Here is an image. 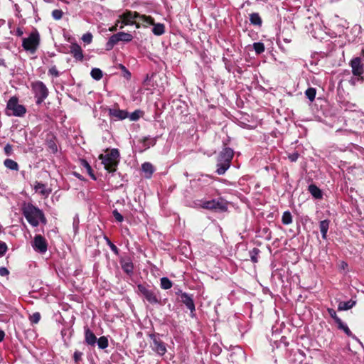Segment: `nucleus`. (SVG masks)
I'll return each instance as SVG.
<instances>
[{"instance_id":"nucleus-3","label":"nucleus","mask_w":364,"mask_h":364,"mask_svg":"<svg viewBox=\"0 0 364 364\" xmlns=\"http://www.w3.org/2000/svg\"><path fill=\"white\" fill-rule=\"evenodd\" d=\"M234 151L231 148L225 147L219 154L217 161L216 173L223 175L230 168Z\"/></svg>"},{"instance_id":"nucleus-54","label":"nucleus","mask_w":364,"mask_h":364,"mask_svg":"<svg viewBox=\"0 0 364 364\" xmlns=\"http://www.w3.org/2000/svg\"><path fill=\"white\" fill-rule=\"evenodd\" d=\"M298 353H299V356L300 357V359H301L300 362H302L303 358H304V356H305V355H304V353H302V352H301V351H299Z\"/></svg>"},{"instance_id":"nucleus-33","label":"nucleus","mask_w":364,"mask_h":364,"mask_svg":"<svg viewBox=\"0 0 364 364\" xmlns=\"http://www.w3.org/2000/svg\"><path fill=\"white\" fill-rule=\"evenodd\" d=\"M252 46L257 54L262 53L265 49L264 43L261 42L254 43Z\"/></svg>"},{"instance_id":"nucleus-51","label":"nucleus","mask_w":364,"mask_h":364,"mask_svg":"<svg viewBox=\"0 0 364 364\" xmlns=\"http://www.w3.org/2000/svg\"><path fill=\"white\" fill-rule=\"evenodd\" d=\"M9 274V270L6 267H0V275L2 277L7 276Z\"/></svg>"},{"instance_id":"nucleus-30","label":"nucleus","mask_w":364,"mask_h":364,"mask_svg":"<svg viewBox=\"0 0 364 364\" xmlns=\"http://www.w3.org/2000/svg\"><path fill=\"white\" fill-rule=\"evenodd\" d=\"M282 222L284 225H289L292 223V216L289 211H285L283 213Z\"/></svg>"},{"instance_id":"nucleus-31","label":"nucleus","mask_w":364,"mask_h":364,"mask_svg":"<svg viewBox=\"0 0 364 364\" xmlns=\"http://www.w3.org/2000/svg\"><path fill=\"white\" fill-rule=\"evenodd\" d=\"M90 75L96 80H100L103 76L102 71L100 68H92Z\"/></svg>"},{"instance_id":"nucleus-36","label":"nucleus","mask_w":364,"mask_h":364,"mask_svg":"<svg viewBox=\"0 0 364 364\" xmlns=\"http://www.w3.org/2000/svg\"><path fill=\"white\" fill-rule=\"evenodd\" d=\"M63 12L60 9H55L52 11V16L55 20H60L62 18Z\"/></svg>"},{"instance_id":"nucleus-57","label":"nucleus","mask_w":364,"mask_h":364,"mask_svg":"<svg viewBox=\"0 0 364 364\" xmlns=\"http://www.w3.org/2000/svg\"><path fill=\"white\" fill-rule=\"evenodd\" d=\"M117 29V26H114L109 28L110 31H115Z\"/></svg>"},{"instance_id":"nucleus-19","label":"nucleus","mask_w":364,"mask_h":364,"mask_svg":"<svg viewBox=\"0 0 364 364\" xmlns=\"http://www.w3.org/2000/svg\"><path fill=\"white\" fill-rule=\"evenodd\" d=\"M121 265L123 271L128 274H132L134 270L133 263L129 260L121 261Z\"/></svg>"},{"instance_id":"nucleus-49","label":"nucleus","mask_w":364,"mask_h":364,"mask_svg":"<svg viewBox=\"0 0 364 364\" xmlns=\"http://www.w3.org/2000/svg\"><path fill=\"white\" fill-rule=\"evenodd\" d=\"M48 147L49 149L53 152H56L58 151V148H57V145L55 144V143L53 141H50L48 143Z\"/></svg>"},{"instance_id":"nucleus-55","label":"nucleus","mask_w":364,"mask_h":364,"mask_svg":"<svg viewBox=\"0 0 364 364\" xmlns=\"http://www.w3.org/2000/svg\"><path fill=\"white\" fill-rule=\"evenodd\" d=\"M121 25H122V19L120 18L117 21L114 26H117V27H119Z\"/></svg>"},{"instance_id":"nucleus-10","label":"nucleus","mask_w":364,"mask_h":364,"mask_svg":"<svg viewBox=\"0 0 364 364\" xmlns=\"http://www.w3.org/2000/svg\"><path fill=\"white\" fill-rule=\"evenodd\" d=\"M137 292L138 294L142 295L146 299V301L151 304L160 303V299H159L155 291L148 289L143 284L137 285Z\"/></svg>"},{"instance_id":"nucleus-46","label":"nucleus","mask_w":364,"mask_h":364,"mask_svg":"<svg viewBox=\"0 0 364 364\" xmlns=\"http://www.w3.org/2000/svg\"><path fill=\"white\" fill-rule=\"evenodd\" d=\"M107 245L109 246L110 249L112 252H114L115 254H118V248L115 245H114L107 237H105Z\"/></svg>"},{"instance_id":"nucleus-16","label":"nucleus","mask_w":364,"mask_h":364,"mask_svg":"<svg viewBox=\"0 0 364 364\" xmlns=\"http://www.w3.org/2000/svg\"><path fill=\"white\" fill-rule=\"evenodd\" d=\"M70 53L76 60H82L83 59L82 50L77 44H73L70 46Z\"/></svg>"},{"instance_id":"nucleus-26","label":"nucleus","mask_w":364,"mask_h":364,"mask_svg":"<svg viewBox=\"0 0 364 364\" xmlns=\"http://www.w3.org/2000/svg\"><path fill=\"white\" fill-rule=\"evenodd\" d=\"M34 188L36 191H38L43 196H48L50 193V191L48 190L46 186L41 183L37 182Z\"/></svg>"},{"instance_id":"nucleus-1","label":"nucleus","mask_w":364,"mask_h":364,"mask_svg":"<svg viewBox=\"0 0 364 364\" xmlns=\"http://www.w3.org/2000/svg\"><path fill=\"white\" fill-rule=\"evenodd\" d=\"M122 19V25L119 28L122 29L126 25L135 24L136 28H139L141 25L147 26V24L153 23V18L150 16L141 15L136 11H126L119 16Z\"/></svg>"},{"instance_id":"nucleus-13","label":"nucleus","mask_w":364,"mask_h":364,"mask_svg":"<svg viewBox=\"0 0 364 364\" xmlns=\"http://www.w3.org/2000/svg\"><path fill=\"white\" fill-rule=\"evenodd\" d=\"M352 73L355 76H360L364 73V63L360 57H356L351 60L350 63Z\"/></svg>"},{"instance_id":"nucleus-5","label":"nucleus","mask_w":364,"mask_h":364,"mask_svg":"<svg viewBox=\"0 0 364 364\" xmlns=\"http://www.w3.org/2000/svg\"><path fill=\"white\" fill-rule=\"evenodd\" d=\"M26 112V107L18 103V99L16 97H11L9 100L6 109V114L8 116L22 117L25 115Z\"/></svg>"},{"instance_id":"nucleus-6","label":"nucleus","mask_w":364,"mask_h":364,"mask_svg":"<svg viewBox=\"0 0 364 364\" xmlns=\"http://www.w3.org/2000/svg\"><path fill=\"white\" fill-rule=\"evenodd\" d=\"M32 90L36 98V104H41L48 95V90L41 81H36L31 84Z\"/></svg>"},{"instance_id":"nucleus-28","label":"nucleus","mask_w":364,"mask_h":364,"mask_svg":"<svg viewBox=\"0 0 364 364\" xmlns=\"http://www.w3.org/2000/svg\"><path fill=\"white\" fill-rule=\"evenodd\" d=\"M160 286L163 289H169L172 287V282L168 277H162L160 279Z\"/></svg>"},{"instance_id":"nucleus-25","label":"nucleus","mask_w":364,"mask_h":364,"mask_svg":"<svg viewBox=\"0 0 364 364\" xmlns=\"http://www.w3.org/2000/svg\"><path fill=\"white\" fill-rule=\"evenodd\" d=\"M154 28L152 29V32L156 36H161L165 32L164 25L162 23H156L154 24V21H153Z\"/></svg>"},{"instance_id":"nucleus-17","label":"nucleus","mask_w":364,"mask_h":364,"mask_svg":"<svg viewBox=\"0 0 364 364\" xmlns=\"http://www.w3.org/2000/svg\"><path fill=\"white\" fill-rule=\"evenodd\" d=\"M85 342L87 344L94 346L97 343V337L89 328L85 331Z\"/></svg>"},{"instance_id":"nucleus-9","label":"nucleus","mask_w":364,"mask_h":364,"mask_svg":"<svg viewBox=\"0 0 364 364\" xmlns=\"http://www.w3.org/2000/svg\"><path fill=\"white\" fill-rule=\"evenodd\" d=\"M201 207L212 210L225 211L228 208L226 202L222 198L203 201Z\"/></svg>"},{"instance_id":"nucleus-38","label":"nucleus","mask_w":364,"mask_h":364,"mask_svg":"<svg viewBox=\"0 0 364 364\" xmlns=\"http://www.w3.org/2000/svg\"><path fill=\"white\" fill-rule=\"evenodd\" d=\"M41 319V315L38 312L33 313L30 316V320L33 323H38Z\"/></svg>"},{"instance_id":"nucleus-7","label":"nucleus","mask_w":364,"mask_h":364,"mask_svg":"<svg viewBox=\"0 0 364 364\" xmlns=\"http://www.w3.org/2000/svg\"><path fill=\"white\" fill-rule=\"evenodd\" d=\"M39 34L37 32H33L28 38L23 39L22 46L26 50L34 53L39 45Z\"/></svg>"},{"instance_id":"nucleus-11","label":"nucleus","mask_w":364,"mask_h":364,"mask_svg":"<svg viewBox=\"0 0 364 364\" xmlns=\"http://www.w3.org/2000/svg\"><path fill=\"white\" fill-rule=\"evenodd\" d=\"M31 246L36 252L41 254L46 253L48 250V242L41 235H36L34 237Z\"/></svg>"},{"instance_id":"nucleus-21","label":"nucleus","mask_w":364,"mask_h":364,"mask_svg":"<svg viewBox=\"0 0 364 364\" xmlns=\"http://www.w3.org/2000/svg\"><path fill=\"white\" fill-rule=\"evenodd\" d=\"M4 166L11 171H18L19 166L18 163L11 159H6L4 161Z\"/></svg>"},{"instance_id":"nucleus-27","label":"nucleus","mask_w":364,"mask_h":364,"mask_svg":"<svg viewBox=\"0 0 364 364\" xmlns=\"http://www.w3.org/2000/svg\"><path fill=\"white\" fill-rule=\"evenodd\" d=\"M156 138H151L149 136L145 137L142 141L144 149H147L149 147L154 146L156 144Z\"/></svg>"},{"instance_id":"nucleus-53","label":"nucleus","mask_w":364,"mask_h":364,"mask_svg":"<svg viewBox=\"0 0 364 364\" xmlns=\"http://www.w3.org/2000/svg\"><path fill=\"white\" fill-rule=\"evenodd\" d=\"M5 333L3 331H0V342L2 341L4 338Z\"/></svg>"},{"instance_id":"nucleus-45","label":"nucleus","mask_w":364,"mask_h":364,"mask_svg":"<svg viewBox=\"0 0 364 364\" xmlns=\"http://www.w3.org/2000/svg\"><path fill=\"white\" fill-rule=\"evenodd\" d=\"M112 214L117 221L122 222L124 220V217L117 211V210H113Z\"/></svg>"},{"instance_id":"nucleus-14","label":"nucleus","mask_w":364,"mask_h":364,"mask_svg":"<svg viewBox=\"0 0 364 364\" xmlns=\"http://www.w3.org/2000/svg\"><path fill=\"white\" fill-rule=\"evenodd\" d=\"M181 301L191 311V313L195 311V304L193 296L187 293H181Z\"/></svg>"},{"instance_id":"nucleus-39","label":"nucleus","mask_w":364,"mask_h":364,"mask_svg":"<svg viewBox=\"0 0 364 364\" xmlns=\"http://www.w3.org/2000/svg\"><path fill=\"white\" fill-rule=\"evenodd\" d=\"M8 250L7 245L2 241H0V257H3Z\"/></svg>"},{"instance_id":"nucleus-12","label":"nucleus","mask_w":364,"mask_h":364,"mask_svg":"<svg viewBox=\"0 0 364 364\" xmlns=\"http://www.w3.org/2000/svg\"><path fill=\"white\" fill-rule=\"evenodd\" d=\"M152 343L151 348L159 355H164L166 352V347L164 342L161 341L160 337L157 335L152 334L150 336Z\"/></svg>"},{"instance_id":"nucleus-52","label":"nucleus","mask_w":364,"mask_h":364,"mask_svg":"<svg viewBox=\"0 0 364 364\" xmlns=\"http://www.w3.org/2000/svg\"><path fill=\"white\" fill-rule=\"evenodd\" d=\"M23 34V31L21 28H17L16 31V35L18 36H21Z\"/></svg>"},{"instance_id":"nucleus-15","label":"nucleus","mask_w":364,"mask_h":364,"mask_svg":"<svg viewBox=\"0 0 364 364\" xmlns=\"http://www.w3.org/2000/svg\"><path fill=\"white\" fill-rule=\"evenodd\" d=\"M109 113L111 117L119 120H122L128 117L127 112L119 109H110Z\"/></svg>"},{"instance_id":"nucleus-18","label":"nucleus","mask_w":364,"mask_h":364,"mask_svg":"<svg viewBox=\"0 0 364 364\" xmlns=\"http://www.w3.org/2000/svg\"><path fill=\"white\" fill-rule=\"evenodd\" d=\"M141 170L144 173V177L150 178L154 171V168L151 163L145 162L141 166Z\"/></svg>"},{"instance_id":"nucleus-44","label":"nucleus","mask_w":364,"mask_h":364,"mask_svg":"<svg viewBox=\"0 0 364 364\" xmlns=\"http://www.w3.org/2000/svg\"><path fill=\"white\" fill-rule=\"evenodd\" d=\"M82 40L87 43H90L92 40V36L90 33H85L82 36Z\"/></svg>"},{"instance_id":"nucleus-41","label":"nucleus","mask_w":364,"mask_h":364,"mask_svg":"<svg viewBox=\"0 0 364 364\" xmlns=\"http://www.w3.org/2000/svg\"><path fill=\"white\" fill-rule=\"evenodd\" d=\"M328 312L329 315L331 316V317L332 318H333V320L335 321L336 323H337L338 320H341V318L339 317H338L336 312L334 309L329 308V309H328Z\"/></svg>"},{"instance_id":"nucleus-29","label":"nucleus","mask_w":364,"mask_h":364,"mask_svg":"<svg viewBox=\"0 0 364 364\" xmlns=\"http://www.w3.org/2000/svg\"><path fill=\"white\" fill-rule=\"evenodd\" d=\"M336 323L338 325V328L341 330H343L347 336H350L352 335V332L350 331L348 326L346 323H344L341 319L338 320Z\"/></svg>"},{"instance_id":"nucleus-35","label":"nucleus","mask_w":364,"mask_h":364,"mask_svg":"<svg viewBox=\"0 0 364 364\" xmlns=\"http://www.w3.org/2000/svg\"><path fill=\"white\" fill-rule=\"evenodd\" d=\"M259 250L258 248H253L250 252V258H251V260L252 262L254 263H256L257 262V255H259Z\"/></svg>"},{"instance_id":"nucleus-8","label":"nucleus","mask_w":364,"mask_h":364,"mask_svg":"<svg viewBox=\"0 0 364 364\" xmlns=\"http://www.w3.org/2000/svg\"><path fill=\"white\" fill-rule=\"evenodd\" d=\"M133 39L132 35L128 33L119 32L112 35L106 43V50H110L119 41L130 42Z\"/></svg>"},{"instance_id":"nucleus-59","label":"nucleus","mask_w":364,"mask_h":364,"mask_svg":"<svg viewBox=\"0 0 364 364\" xmlns=\"http://www.w3.org/2000/svg\"><path fill=\"white\" fill-rule=\"evenodd\" d=\"M181 293H183V292L181 291V289H178L177 291H176V294H178V295H180V296L181 295Z\"/></svg>"},{"instance_id":"nucleus-40","label":"nucleus","mask_w":364,"mask_h":364,"mask_svg":"<svg viewBox=\"0 0 364 364\" xmlns=\"http://www.w3.org/2000/svg\"><path fill=\"white\" fill-rule=\"evenodd\" d=\"M118 67L124 72V77L127 79H129L131 77L130 72L122 64H119Z\"/></svg>"},{"instance_id":"nucleus-50","label":"nucleus","mask_w":364,"mask_h":364,"mask_svg":"<svg viewBox=\"0 0 364 364\" xmlns=\"http://www.w3.org/2000/svg\"><path fill=\"white\" fill-rule=\"evenodd\" d=\"M82 165L87 169V173L88 172H92V168H91V166H90V164H88V162L87 161L82 160Z\"/></svg>"},{"instance_id":"nucleus-58","label":"nucleus","mask_w":364,"mask_h":364,"mask_svg":"<svg viewBox=\"0 0 364 364\" xmlns=\"http://www.w3.org/2000/svg\"><path fill=\"white\" fill-rule=\"evenodd\" d=\"M89 175L93 178V179H96L95 176H94L92 171V172H88Z\"/></svg>"},{"instance_id":"nucleus-43","label":"nucleus","mask_w":364,"mask_h":364,"mask_svg":"<svg viewBox=\"0 0 364 364\" xmlns=\"http://www.w3.org/2000/svg\"><path fill=\"white\" fill-rule=\"evenodd\" d=\"M82 353L78 350L74 352L73 358L75 364H77L78 362L82 359Z\"/></svg>"},{"instance_id":"nucleus-37","label":"nucleus","mask_w":364,"mask_h":364,"mask_svg":"<svg viewBox=\"0 0 364 364\" xmlns=\"http://www.w3.org/2000/svg\"><path fill=\"white\" fill-rule=\"evenodd\" d=\"M141 112L140 110H136L134 112H132L129 117L130 120L132 121H136L138 120L141 117Z\"/></svg>"},{"instance_id":"nucleus-4","label":"nucleus","mask_w":364,"mask_h":364,"mask_svg":"<svg viewBox=\"0 0 364 364\" xmlns=\"http://www.w3.org/2000/svg\"><path fill=\"white\" fill-rule=\"evenodd\" d=\"M105 168L109 172H114L117 170L119 161V152L117 149H112L108 154L99 156Z\"/></svg>"},{"instance_id":"nucleus-48","label":"nucleus","mask_w":364,"mask_h":364,"mask_svg":"<svg viewBox=\"0 0 364 364\" xmlns=\"http://www.w3.org/2000/svg\"><path fill=\"white\" fill-rule=\"evenodd\" d=\"M288 158L291 162H295L299 158V154L297 152H294L289 154Z\"/></svg>"},{"instance_id":"nucleus-24","label":"nucleus","mask_w":364,"mask_h":364,"mask_svg":"<svg viewBox=\"0 0 364 364\" xmlns=\"http://www.w3.org/2000/svg\"><path fill=\"white\" fill-rule=\"evenodd\" d=\"M250 21L254 26H261L262 20L258 13H252L250 15Z\"/></svg>"},{"instance_id":"nucleus-2","label":"nucleus","mask_w":364,"mask_h":364,"mask_svg":"<svg viewBox=\"0 0 364 364\" xmlns=\"http://www.w3.org/2000/svg\"><path fill=\"white\" fill-rule=\"evenodd\" d=\"M22 210L24 217L33 227H37L40 222L46 223L43 211L33 205L28 203L23 207Z\"/></svg>"},{"instance_id":"nucleus-34","label":"nucleus","mask_w":364,"mask_h":364,"mask_svg":"<svg viewBox=\"0 0 364 364\" xmlns=\"http://www.w3.org/2000/svg\"><path fill=\"white\" fill-rule=\"evenodd\" d=\"M97 343L100 349H105L108 346V340L105 336L100 337L97 340Z\"/></svg>"},{"instance_id":"nucleus-56","label":"nucleus","mask_w":364,"mask_h":364,"mask_svg":"<svg viewBox=\"0 0 364 364\" xmlns=\"http://www.w3.org/2000/svg\"><path fill=\"white\" fill-rule=\"evenodd\" d=\"M355 79H351L349 82L351 85H355Z\"/></svg>"},{"instance_id":"nucleus-32","label":"nucleus","mask_w":364,"mask_h":364,"mask_svg":"<svg viewBox=\"0 0 364 364\" xmlns=\"http://www.w3.org/2000/svg\"><path fill=\"white\" fill-rule=\"evenodd\" d=\"M316 90L314 87H309L305 91L306 97L311 101L313 102L315 99Z\"/></svg>"},{"instance_id":"nucleus-20","label":"nucleus","mask_w":364,"mask_h":364,"mask_svg":"<svg viewBox=\"0 0 364 364\" xmlns=\"http://www.w3.org/2000/svg\"><path fill=\"white\" fill-rule=\"evenodd\" d=\"M356 304L354 300H349L348 301L340 302L338 306V311H347L353 308Z\"/></svg>"},{"instance_id":"nucleus-61","label":"nucleus","mask_w":364,"mask_h":364,"mask_svg":"<svg viewBox=\"0 0 364 364\" xmlns=\"http://www.w3.org/2000/svg\"><path fill=\"white\" fill-rule=\"evenodd\" d=\"M45 2H48V3H50V2H52L53 0H43Z\"/></svg>"},{"instance_id":"nucleus-60","label":"nucleus","mask_w":364,"mask_h":364,"mask_svg":"<svg viewBox=\"0 0 364 364\" xmlns=\"http://www.w3.org/2000/svg\"><path fill=\"white\" fill-rule=\"evenodd\" d=\"M4 65V60L0 59V65Z\"/></svg>"},{"instance_id":"nucleus-42","label":"nucleus","mask_w":364,"mask_h":364,"mask_svg":"<svg viewBox=\"0 0 364 364\" xmlns=\"http://www.w3.org/2000/svg\"><path fill=\"white\" fill-rule=\"evenodd\" d=\"M48 74L55 77H58L60 75V73L55 65L52 66L48 70Z\"/></svg>"},{"instance_id":"nucleus-23","label":"nucleus","mask_w":364,"mask_h":364,"mask_svg":"<svg viewBox=\"0 0 364 364\" xmlns=\"http://www.w3.org/2000/svg\"><path fill=\"white\" fill-rule=\"evenodd\" d=\"M309 191L310 193L316 199H320L322 198L321 191L314 184H311L309 186Z\"/></svg>"},{"instance_id":"nucleus-47","label":"nucleus","mask_w":364,"mask_h":364,"mask_svg":"<svg viewBox=\"0 0 364 364\" xmlns=\"http://www.w3.org/2000/svg\"><path fill=\"white\" fill-rule=\"evenodd\" d=\"M4 152L6 154V155L7 156H11L12 154V152H13V147L11 144H7L5 146H4Z\"/></svg>"},{"instance_id":"nucleus-22","label":"nucleus","mask_w":364,"mask_h":364,"mask_svg":"<svg viewBox=\"0 0 364 364\" xmlns=\"http://www.w3.org/2000/svg\"><path fill=\"white\" fill-rule=\"evenodd\" d=\"M319 228L322 235V238L326 240L327 237V232L329 228V220H324L321 221L319 224Z\"/></svg>"}]
</instances>
